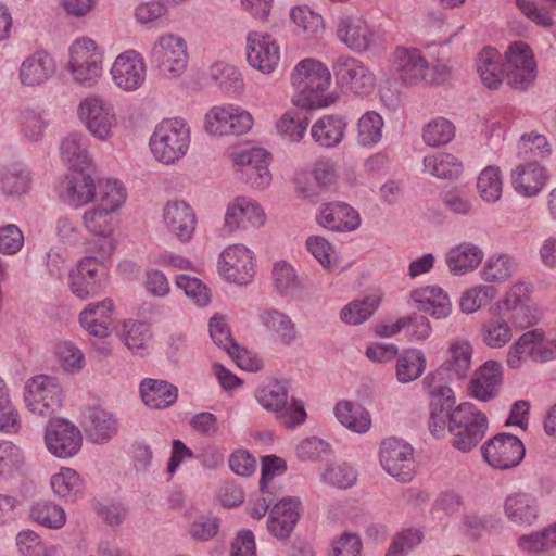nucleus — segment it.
<instances>
[{
  "mask_svg": "<svg viewBox=\"0 0 556 556\" xmlns=\"http://www.w3.org/2000/svg\"><path fill=\"white\" fill-rule=\"evenodd\" d=\"M446 427L453 435L452 445L462 452H469L484 438L488 418L468 402L459 404L454 409H438V413H430L429 429L433 435L442 437Z\"/></svg>",
  "mask_w": 556,
  "mask_h": 556,
  "instance_id": "1",
  "label": "nucleus"
},
{
  "mask_svg": "<svg viewBox=\"0 0 556 556\" xmlns=\"http://www.w3.org/2000/svg\"><path fill=\"white\" fill-rule=\"evenodd\" d=\"M330 72L325 64L314 59L299 62L291 73V84L296 94L293 103L301 108H324L331 102L324 98L330 85Z\"/></svg>",
  "mask_w": 556,
  "mask_h": 556,
  "instance_id": "2",
  "label": "nucleus"
},
{
  "mask_svg": "<svg viewBox=\"0 0 556 556\" xmlns=\"http://www.w3.org/2000/svg\"><path fill=\"white\" fill-rule=\"evenodd\" d=\"M98 188L100 203L84 213L83 223L92 235H112L113 213L125 203L126 191L119 181L113 179L100 180Z\"/></svg>",
  "mask_w": 556,
  "mask_h": 556,
  "instance_id": "3",
  "label": "nucleus"
},
{
  "mask_svg": "<svg viewBox=\"0 0 556 556\" xmlns=\"http://www.w3.org/2000/svg\"><path fill=\"white\" fill-rule=\"evenodd\" d=\"M150 150L160 163L169 165L184 157L190 144V129L181 118H168L156 125Z\"/></svg>",
  "mask_w": 556,
  "mask_h": 556,
  "instance_id": "4",
  "label": "nucleus"
},
{
  "mask_svg": "<svg viewBox=\"0 0 556 556\" xmlns=\"http://www.w3.org/2000/svg\"><path fill=\"white\" fill-rule=\"evenodd\" d=\"M257 402L267 410L278 414L287 428H294L305 421L306 412L302 401L292 399L288 404V390L282 382L270 381L256 393Z\"/></svg>",
  "mask_w": 556,
  "mask_h": 556,
  "instance_id": "5",
  "label": "nucleus"
},
{
  "mask_svg": "<svg viewBox=\"0 0 556 556\" xmlns=\"http://www.w3.org/2000/svg\"><path fill=\"white\" fill-rule=\"evenodd\" d=\"M507 84L516 90H526L536 78V62L531 48L522 42H511L505 52L504 63Z\"/></svg>",
  "mask_w": 556,
  "mask_h": 556,
  "instance_id": "6",
  "label": "nucleus"
},
{
  "mask_svg": "<svg viewBox=\"0 0 556 556\" xmlns=\"http://www.w3.org/2000/svg\"><path fill=\"white\" fill-rule=\"evenodd\" d=\"M483 459L494 469L507 470L518 466L525 457L522 441L510 433H498L481 447Z\"/></svg>",
  "mask_w": 556,
  "mask_h": 556,
  "instance_id": "7",
  "label": "nucleus"
},
{
  "mask_svg": "<svg viewBox=\"0 0 556 556\" xmlns=\"http://www.w3.org/2000/svg\"><path fill=\"white\" fill-rule=\"evenodd\" d=\"M61 402L62 389L55 378L38 375L26 382L25 403L30 412L47 416L54 413Z\"/></svg>",
  "mask_w": 556,
  "mask_h": 556,
  "instance_id": "8",
  "label": "nucleus"
},
{
  "mask_svg": "<svg viewBox=\"0 0 556 556\" xmlns=\"http://www.w3.org/2000/svg\"><path fill=\"white\" fill-rule=\"evenodd\" d=\"M78 116L87 130L99 140L112 137V128L116 125L113 105L100 97H87L78 106Z\"/></svg>",
  "mask_w": 556,
  "mask_h": 556,
  "instance_id": "9",
  "label": "nucleus"
},
{
  "mask_svg": "<svg viewBox=\"0 0 556 556\" xmlns=\"http://www.w3.org/2000/svg\"><path fill=\"white\" fill-rule=\"evenodd\" d=\"M382 468L402 482L413 479L415 472L414 450L410 444L396 438L382 441L379 452Z\"/></svg>",
  "mask_w": 556,
  "mask_h": 556,
  "instance_id": "10",
  "label": "nucleus"
},
{
  "mask_svg": "<svg viewBox=\"0 0 556 556\" xmlns=\"http://www.w3.org/2000/svg\"><path fill=\"white\" fill-rule=\"evenodd\" d=\"M150 60L162 74L179 76L188 60L185 40L174 34L161 36L151 49Z\"/></svg>",
  "mask_w": 556,
  "mask_h": 556,
  "instance_id": "11",
  "label": "nucleus"
},
{
  "mask_svg": "<svg viewBox=\"0 0 556 556\" xmlns=\"http://www.w3.org/2000/svg\"><path fill=\"white\" fill-rule=\"evenodd\" d=\"M83 443L80 430L66 419L50 420L46 427L45 444L48 451L58 458H70L76 455Z\"/></svg>",
  "mask_w": 556,
  "mask_h": 556,
  "instance_id": "12",
  "label": "nucleus"
},
{
  "mask_svg": "<svg viewBox=\"0 0 556 556\" xmlns=\"http://www.w3.org/2000/svg\"><path fill=\"white\" fill-rule=\"evenodd\" d=\"M392 68L394 76L405 85H416L422 80L434 81L427 60L416 48H396L393 53Z\"/></svg>",
  "mask_w": 556,
  "mask_h": 556,
  "instance_id": "13",
  "label": "nucleus"
},
{
  "mask_svg": "<svg viewBox=\"0 0 556 556\" xmlns=\"http://www.w3.org/2000/svg\"><path fill=\"white\" fill-rule=\"evenodd\" d=\"M336 80L341 88L355 94L367 93L375 85L374 74L350 55L338 56L332 64Z\"/></svg>",
  "mask_w": 556,
  "mask_h": 556,
  "instance_id": "14",
  "label": "nucleus"
},
{
  "mask_svg": "<svg viewBox=\"0 0 556 556\" xmlns=\"http://www.w3.org/2000/svg\"><path fill=\"white\" fill-rule=\"evenodd\" d=\"M218 270L227 281L250 283L255 274L252 252L242 244L226 248L220 254Z\"/></svg>",
  "mask_w": 556,
  "mask_h": 556,
  "instance_id": "15",
  "label": "nucleus"
},
{
  "mask_svg": "<svg viewBox=\"0 0 556 556\" xmlns=\"http://www.w3.org/2000/svg\"><path fill=\"white\" fill-rule=\"evenodd\" d=\"M245 51L248 63L264 74L273 73L280 60L279 46L268 34L249 33Z\"/></svg>",
  "mask_w": 556,
  "mask_h": 556,
  "instance_id": "16",
  "label": "nucleus"
},
{
  "mask_svg": "<svg viewBox=\"0 0 556 556\" xmlns=\"http://www.w3.org/2000/svg\"><path fill=\"white\" fill-rule=\"evenodd\" d=\"M112 79L117 87L126 91L137 90L146 79V65L134 50L119 54L112 67Z\"/></svg>",
  "mask_w": 556,
  "mask_h": 556,
  "instance_id": "17",
  "label": "nucleus"
},
{
  "mask_svg": "<svg viewBox=\"0 0 556 556\" xmlns=\"http://www.w3.org/2000/svg\"><path fill=\"white\" fill-rule=\"evenodd\" d=\"M301 502L293 496L281 498L274 505L267 519V530L277 540H287L300 520Z\"/></svg>",
  "mask_w": 556,
  "mask_h": 556,
  "instance_id": "18",
  "label": "nucleus"
},
{
  "mask_svg": "<svg viewBox=\"0 0 556 556\" xmlns=\"http://www.w3.org/2000/svg\"><path fill=\"white\" fill-rule=\"evenodd\" d=\"M101 274L97 257L88 256L80 260L75 269L70 273L72 293L80 300L96 296L101 290Z\"/></svg>",
  "mask_w": 556,
  "mask_h": 556,
  "instance_id": "19",
  "label": "nucleus"
},
{
  "mask_svg": "<svg viewBox=\"0 0 556 556\" xmlns=\"http://www.w3.org/2000/svg\"><path fill=\"white\" fill-rule=\"evenodd\" d=\"M86 438L94 444L109 443L118 432V419L101 406L89 407L83 422Z\"/></svg>",
  "mask_w": 556,
  "mask_h": 556,
  "instance_id": "20",
  "label": "nucleus"
},
{
  "mask_svg": "<svg viewBox=\"0 0 556 556\" xmlns=\"http://www.w3.org/2000/svg\"><path fill=\"white\" fill-rule=\"evenodd\" d=\"M503 383V366L496 361H486L476 371L469 382L471 395L481 402L494 399Z\"/></svg>",
  "mask_w": 556,
  "mask_h": 556,
  "instance_id": "21",
  "label": "nucleus"
},
{
  "mask_svg": "<svg viewBox=\"0 0 556 556\" xmlns=\"http://www.w3.org/2000/svg\"><path fill=\"white\" fill-rule=\"evenodd\" d=\"M337 36L348 48L355 52H363L370 48L375 41V33L359 16L343 15L337 26Z\"/></svg>",
  "mask_w": 556,
  "mask_h": 556,
  "instance_id": "22",
  "label": "nucleus"
},
{
  "mask_svg": "<svg viewBox=\"0 0 556 556\" xmlns=\"http://www.w3.org/2000/svg\"><path fill=\"white\" fill-rule=\"evenodd\" d=\"M55 64L46 50H36L24 59L18 70L22 85L34 87L45 84L54 73Z\"/></svg>",
  "mask_w": 556,
  "mask_h": 556,
  "instance_id": "23",
  "label": "nucleus"
},
{
  "mask_svg": "<svg viewBox=\"0 0 556 556\" xmlns=\"http://www.w3.org/2000/svg\"><path fill=\"white\" fill-rule=\"evenodd\" d=\"M317 220L319 225L332 231H353L361 225L358 212L343 202L325 204Z\"/></svg>",
  "mask_w": 556,
  "mask_h": 556,
  "instance_id": "24",
  "label": "nucleus"
},
{
  "mask_svg": "<svg viewBox=\"0 0 556 556\" xmlns=\"http://www.w3.org/2000/svg\"><path fill=\"white\" fill-rule=\"evenodd\" d=\"M164 222L181 241L191 239L195 229V215L185 201L168 202L164 207Z\"/></svg>",
  "mask_w": 556,
  "mask_h": 556,
  "instance_id": "25",
  "label": "nucleus"
},
{
  "mask_svg": "<svg viewBox=\"0 0 556 556\" xmlns=\"http://www.w3.org/2000/svg\"><path fill=\"white\" fill-rule=\"evenodd\" d=\"M97 190L99 191V188L89 175L77 172L62 184L60 197L72 206H81L97 197Z\"/></svg>",
  "mask_w": 556,
  "mask_h": 556,
  "instance_id": "26",
  "label": "nucleus"
},
{
  "mask_svg": "<svg viewBox=\"0 0 556 556\" xmlns=\"http://www.w3.org/2000/svg\"><path fill=\"white\" fill-rule=\"evenodd\" d=\"M60 150L63 162L75 172H84L92 163L89 139L81 132L68 134L62 140Z\"/></svg>",
  "mask_w": 556,
  "mask_h": 556,
  "instance_id": "27",
  "label": "nucleus"
},
{
  "mask_svg": "<svg viewBox=\"0 0 556 556\" xmlns=\"http://www.w3.org/2000/svg\"><path fill=\"white\" fill-rule=\"evenodd\" d=\"M346 127L348 123L343 116L325 115L313 124L311 136L318 146L331 149L342 142Z\"/></svg>",
  "mask_w": 556,
  "mask_h": 556,
  "instance_id": "28",
  "label": "nucleus"
},
{
  "mask_svg": "<svg viewBox=\"0 0 556 556\" xmlns=\"http://www.w3.org/2000/svg\"><path fill=\"white\" fill-rule=\"evenodd\" d=\"M545 181L544 168L534 162L520 164L511 173V185L515 191L525 197L539 194Z\"/></svg>",
  "mask_w": 556,
  "mask_h": 556,
  "instance_id": "29",
  "label": "nucleus"
},
{
  "mask_svg": "<svg viewBox=\"0 0 556 556\" xmlns=\"http://www.w3.org/2000/svg\"><path fill=\"white\" fill-rule=\"evenodd\" d=\"M414 302L420 304V311L434 318H445L451 314L452 304L447 293L439 287L426 286L417 288L410 294Z\"/></svg>",
  "mask_w": 556,
  "mask_h": 556,
  "instance_id": "30",
  "label": "nucleus"
},
{
  "mask_svg": "<svg viewBox=\"0 0 556 556\" xmlns=\"http://www.w3.org/2000/svg\"><path fill=\"white\" fill-rule=\"evenodd\" d=\"M482 260V250L469 242L453 247L445 254L448 270L455 276H463L475 270Z\"/></svg>",
  "mask_w": 556,
  "mask_h": 556,
  "instance_id": "31",
  "label": "nucleus"
},
{
  "mask_svg": "<svg viewBox=\"0 0 556 556\" xmlns=\"http://www.w3.org/2000/svg\"><path fill=\"white\" fill-rule=\"evenodd\" d=\"M504 511L509 521L531 526L539 516L538 501L529 493H514L506 497Z\"/></svg>",
  "mask_w": 556,
  "mask_h": 556,
  "instance_id": "32",
  "label": "nucleus"
},
{
  "mask_svg": "<svg viewBox=\"0 0 556 556\" xmlns=\"http://www.w3.org/2000/svg\"><path fill=\"white\" fill-rule=\"evenodd\" d=\"M262 326L285 345L292 344L298 338L296 326L289 315L276 308H266L260 314Z\"/></svg>",
  "mask_w": 556,
  "mask_h": 556,
  "instance_id": "33",
  "label": "nucleus"
},
{
  "mask_svg": "<svg viewBox=\"0 0 556 556\" xmlns=\"http://www.w3.org/2000/svg\"><path fill=\"white\" fill-rule=\"evenodd\" d=\"M140 394L147 406L164 409L176 402L178 389L165 380L144 379L140 384Z\"/></svg>",
  "mask_w": 556,
  "mask_h": 556,
  "instance_id": "34",
  "label": "nucleus"
},
{
  "mask_svg": "<svg viewBox=\"0 0 556 556\" xmlns=\"http://www.w3.org/2000/svg\"><path fill=\"white\" fill-rule=\"evenodd\" d=\"M447 375L440 366L435 371L428 374L422 380L424 390L431 397V412L438 413V409L453 408L455 399L452 389L445 384Z\"/></svg>",
  "mask_w": 556,
  "mask_h": 556,
  "instance_id": "35",
  "label": "nucleus"
},
{
  "mask_svg": "<svg viewBox=\"0 0 556 556\" xmlns=\"http://www.w3.org/2000/svg\"><path fill=\"white\" fill-rule=\"evenodd\" d=\"M477 71L485 87L497 89L505 74L501 54L493 48H484L477 58Z\"/></svg>",
  "mask_w": 556,
  "mask_h": 556,
  "instance_id": "36",
  "label": "nucleus"
},
{
  "mask_svg": "<svg viewBox=\"0 0 556 556\" xmlns=\"http://www.w3.org/2000/svg\"><path fill=\"white\" fill-rule=\"evenodd\" d=\"M472 348L468 342L454 343L450 357L441 365L448 379H464L471 368Z\"/></svg>",
  "mask_w": 556,
  "mask_h": 556,
  "instance_id": "37",
  "label": "nucleus"
},
{
  "mask_svg": "<svg viewBox=\"0 0 556 556\" xmlns=\"http://www.w3.org/2000/svg\"><path fill=\"white\" fill-rule=\"evenodd\" d=\"M334 414L340 424L357 433L367 432L371 426L370 414L348 401L338 403Z\"/></svg>",
  "mask_w": 556,
  "mask_h": 556,
  "instance_id": "38",
  "label": "nucleus"
},
{
  "mask_svg": "<svg viewBox=\"0 0 556 556\" xmlns=\"http://www.w3.org/2000/svg\"><path fill=\"white\" fill-rule=\"evenodd\" d=\"M207 76L225 93H236L243 89L241 73L233 65L215 62L208 68Z\"/></svg>",
  "mask_w": 556,
  "mask_h": 556,
  "instance_id": "39",
  "label": "nucleus"
},
{
  "mask_svg": "<svg viewBox=\"0 0 556 556\" xmlns=\"http://www.w3.org/2000/svg\"><path fill=\"white\" fill-rule=\"evenodd\" d=\"M54 494L66 501L74 502L84 490V483L79 475L71 468H62L53 475L50 481Z\"/></svg>",
  "mask_w": 556,
  "mask_h": 556,
  "instance_id": "40",
  "label": "nucleus"
},
{
  "mask_svg": "<svg viewBox=\"0 0 556 556\" xmlns=\"http://www.w3.org/2000/svg\"><path fill=\"white\" fill-rule=\"evenodd\" d=\"M424 166L429 174L440 179L457 178L463 170L462 162L450 153L427 155L424 157Z\"/></svg>",
  "mask_w": 556,
  "mask_h": 556,
  "instance_id": "41",
  "label": "nucleus"
},
{
  "mask_svg": "<svg viewBox=\"0 0 556 556\" xmlns=\"http://www.w3.org/2000/svg\"><path fill=\"white\" fill-rule=\"evenodd\" d=\"M308 125L307 113L295 109L287 111L276 123V128L282 137L296 142L303 138Z\"/></svg>",
  "mask_w": 556,
  "mask_h": 556,
  "instance_id": "42",
  "label": "nucleus"
},
{
  "mask_svg": "<svg viewBox=\"0 0 556 556\" xmlns=\"http://www.w3.org/2000/svg\"><path fill=\"white\" fill-rule=\"evenodd\" d=\"M426 368L424 353L416 349L406 350L396 363V378L401 383H408L419 378Z\"/></svg>",
  "mask_w": 556,
  "mask_h": 556,
  "instance_id": "43",
  "label": "nucleus"
},
{
  "mask_svg": "<svg viewBox=\"0 0 556 556\" xmlns=\"http://www.w3.org/2000/svg\"><path fill=\"white\" fill-rule=\"evenodd\" d=\"M30 517L37 523L49 529H60L66 521L64 509L49 501L35 503L30 508Z\"/></svg>",
  "mask_w": 556,
  "mask_h": 556,
  "instance_id": "44",
  "label": "nucleus"
},
{
  "mask_svg": "<svg viewBox=\"0 0 556 556\" xmlns=\"http://www.w3.org/2000/svg\"><path fill=\"white\" fill-rule=\"evenodd\" d=\"M511 327L502 317L490 318L481 327L482 341L492 349L504 346L511 340Z\"/></svg>",
  "mask_w": 556,
  "mask_h": 556,
  "instance_id": "45",
  "label": "nucleus"
},
{
  "mask_svg": "<svg viewBox=\"0 0 556 556\" xmlns=\"http://www.w3.org/2000/svg\"><path fill=\"white\" fill-rule=\"evenodd\" d=\"M516 268L517 262L511 255L500 254L486 261L481 276L488 282H502L507 280Z\"/></svg>",
  "mask_w": 556,
  "mask_h": 556,
  "instance_id": "46",
  "label": "nucleus"
},
{
  "mask_svg": "<svg viewBox=\"0 0 556 556\" xmlns=\"http://www.w3.org/2000/svg\"><path fill=\"white\" fill-rule=\"evenodd\" d=\"M517 148V156L525 163L534 162L539 164L549 153L546 138L538 134L521 136Z\"/></svg>",
  "mask_w": 556,
  "mask_h": 556,
  "instance_id": "47",
  "label": "nucleus"
},
{
  "mask_svg": "<svg viewBox=\"0 0 556 556\" xmlns=\"http://www.w3.org/2000/svg\"><path fill=\"white\" fill-rule=\"evenodd\" d=\"M273 282L275 290L283 296L293 295L301 286L295 269L285 261H279L274 264Z\"/></svg>",
  "mask_w": 556,
  "mask_h": 556,
  "instance_id": "48",
  "label": "nucleus"
},
{
  "mask_svg": "<svg viewBox=\"0 0 556 556\" xmlns=\"http://www.w3.org/2000/svg\"><path fill=\"white\" fill-rule=\"evenodd\" d=\"M119 337L129 350L139 353L146 349L150 339V326L144 321L125 320Z\"/></svg>",
  "mask_w": 556,
  "mask_h": 556,
  "instance_id": "49",
  "label": "nucleus"
},
{
  "mask_svg": "<svg viewBox=\"0 0 556 556\" xmlns=\"http://www.w3.org/2000/svg\"><path fill=\"white\" fill-rule=\"evenodd\" d=\"M383 119L374 112H366L357 124V141L363 147H372L382 137Z\"/></svg>",
  "mask_w": 556,
  "mask_h": 556,
  "instance_id": "50",
  "label": "nucleus"
},
{
  "mask_svg": "<svg viewBox=\"0 0 556 556\" xmlns=\"http://www.w3.org/2000/svg\"><path fill=\"white\" fill-rule=\"evenodd\" d=\"M30 187L28 172L13 166L0 172V191L5 195H21L26 193Z\"/></svg>",
  "mask_w": 556,
  "mask_h": 556,
  "instance_id": "51",
  "label": "nucleus"
},
{
  "mask_svg": "<svg viewBox=\"0 0 556 556\" xmlns=\"http://www.w3.org/2000/svg\"><path fill=\"white\" fill-rule=\"evenodd\" d=\"M556 545V522L543 530L522 535L518 540V546L527 553H541Z\"/></svg>",
  "mask_w": 556,
  "mask_h": 556,
  "instance_id": "52",
  "label": "nucleus"
},
{
  "mask_svg": "<svg viewBox=\"0 0 556 556\" xmlns=\"http://www.w3.org/2000/svg\"><path fill=\"white\" fill-rule=\"evenodd\" d=\"M455 137V126L444 117L430 121L422 131V139L430 147H440L448 143Z\"/></svg>",
  "mask_w": 556,
  "mask_h": 556,
  "instance_id": "53",
  "label": "nucleus"
},
{
  "mask_svg": "<svg viewBox=\"0 0 556 556\" xmlns=\"http://www.w3.org/2000/svg\"><path fill=\"white\" fill-rule=\"evenodd\" d=\"M481 198L486 202H496L502 195V180L497 166L485 167L477 182Z\"/></svg>",
  "mask_w": 556,
  "mask_h": 556,
  "instance_id": "54",
  "label": "nucleus"
},
{
  "mask_svg": "<svg viewBox=\"0 0 556 556\" xmlns=\"http://www.w3.org/2000/svg\"><path fill=\"white\" fill-rule=\"evenodd\" d=\"M16 546L22 556H55L54 546H46L31 530H23L16 536Z\"/></svg>",
  "mask_w": 556,
  "mask_h": 556,
  "instance_id": "55",
  "label": "nucleus"
},
{
  "mask_svg": "<svg viewBox=\"0 0 556 556\" xmlns=\"http://www.w3.org/2000/svg\"><path fill=\"white\" fill-rule=\"evenodd\" d=\"M376 298H367L363 301H353L345 305L340 317L343 323L349 325H358L367 320L378 307Z\"/></svg>",
  "mask_w": 556,
  "mask_h": 556,
  "instance_id": "56",
  "label": "nucleus"
},
{
  "mask_svg": "<svg viewBox=\"0 0 556 556\" xmlns=\"http://www.w3.org/2000/svg\"><path fill=\"white\" fill-rule=\"evenodd\" d=\"M291 20L307 37H315L324 29V20L321 15L313 12L307 7H295L290 13Z\"/></svg>",
  "mask_w": 556,
  "mask_h": 556,
  "instance_id": "57",
  "label": "nucleus"
},
{
  "mask_svg": "<svg viewBox=\"0 0 556 556\" xmlns=\"http://www.w3.org/2000/svg\"><path fill=\"white\" fill-rule=\"evenodd\" d=\"M519 339H526L525 343H521V350L526 355L539 363L548 362L551 353L544 351V332L541 329H532L519 337Z\"/></svg>",
  "mask_w": 556,
  "mask_h": 556,
  "instance_id": "58",
  "label": "nucleus"
},
{
  "mask_svg": "<svg viewBox=\"0 0 556 556\" xmlns=\"http://www.w3.org/2000/svg\"><path fill=\"white\" fill-rule=\"evenodd\" d=\"M176 286L200 307L206 306L211 301L206 286L198 278L179 275L176 277Z\"/></svg>",
  "mask_w": 556,
  "mask_h": 556,
  "instance_id": "59",
  "label": "nucleus"
},
{
  "mask_svg": "<svg viewBox=\"0 0 556 556\" xmlns=\"http://www.w3.org/2000/svg\"><path fill=\"white\" fill-rule=\"evenodd\" d=\"M55 354L65 371H79L85 365L84 353L72 342H61L55 348Z\"/></svg>",
  "mask_w": 556,
  "mask_h": 556,
  "instance_id": "60",
  "label": "nucleus"
},
{
  "mask_svg": "<svg viewBox=\"0 0 556 556\" xmlns=\"http://www.w3.org/2000/svg\"><path fill=\"white\" fill-rule=\"evenodd\" d=\"M70 63H87L89 61L103 62V55L97 43L90 38H79L70 49Z\"/></svg>",
  "mask_w": 556,
  "mask_h": 556,
  "instance_id": "61",
  "label": "nucleus"
},
{
  "mask_svg": "<svg viewBox=\"0 0 556 556\" xmlns=\"http://www.w3.org/2000/svg\"><path fill=\"white\" fill-rule=\"evenodd\" d=\"M321 478L324 482L330 485L346 489L355 483L356 471L348 464L331 465L327 467Z\"/></svg>",
  "mask_w": 556,
  "mask_h": 556,
  "instance_id": "62",
  "label": "nucleus"
},
{
  "mask_svg": "<svg viewBox=\"0 0 556 556\" xmlns=\"http://www.w3.org/2000/svg\"><path fill=\"white\" fill-rule=\"evenodd\" d=\"M48 124L43 115L34 110L27 109L21 114L22 132L29 141L41 139Z\"/></svg>",
  "mask_w": 556,
  "mask_h": 556,
  "instance_id": "63",
  "label": "nucleus"
},
{
  "mask_svg": "<svg viewBox=\"0 0 556 556\" xmlns=\"http://www.w3.org/2000/svg\"><path fill=\"white\" fill-rule=\"evenodd\" d=\"M421 540L419 530L406 529L394 536L386 556H406Z\"/></svg>",
  "mask_w": 556,
  "mask_h": 556,
  "instance_id": "64",
  "label": "nucleus"
}]
</instances>
